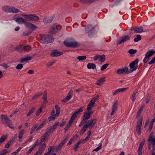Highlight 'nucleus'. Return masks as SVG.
I'll use <instances>...</instances> for the list:
<instances>
[{"label": "nucleus", "instance_id": "23", "mask_svg": "<svg viewBox=\"0 0 155 155\" xmlns=\"http://www.w3.org/2000/svg\"><path fill=\"white\" fill-rule=\"evenodd\" d=\"M11 7L8 5H5L3 6L2 8L3 11L5 12L10 13L11 10Z\"/></svg>", "mask_w": 155, "mask_h": 155}, {"label": "nucleus", "instance_id": "12", "mask_svg": "<svg viewBox=\"0 0 155 155\" xmlns=\"http://www.w3.org/2000/svg\"><path fill=\"white\" fill-rule=\"evenodd\" d=\"M25 25L27 28L30 29L33 31L35 30L38 28L37 26L27 21Z\"/></svg>", "mask_w": 155, "mask_h": 155}, {"label": "nucleus", "instance_id": "9", "mask_svg": "<svg viewBox=\"0 0 155 155\" xmlns=\"http://www.w3.org/2000/svg\"><path fill=\"white\" fill-rule=\"evenodd\" d=\"M97 99V98L96 97H94L92 99L87 105V110H91L92 109V108L94 107L95 102Z\"/></svg>", "mask_w": 155, "mask_h": 155}, {"label": "nucleus", "instance_id": "22", "mask_svg": "<svg viewBox=\"0 0 155 155\" xmlns=\"http://www.w3.org/2000/svg\"><path fill=\"white\" fill-rule=\"evenodd\" d=\"M19 24L24 23L25 25L26 22L25 20L23 18H17L14 19Z\"/></svg>", "mask_w": 155, "mask_h": 155}, {"label": "nucleus", "instance_id": "18", "mask_svg": "<svg viewBox=\"0 0 155 155\" xmlns=\"http://www.w3.org/2000/svg\"><path fill=\"white\" fill-rule=\"evenodd\" d=\"M118 101H117L114 102L112 106V112L111 113V115H112L114 114V113L117 110L118 104Z\"/></svg>", "mask_w": 155, "mask_h": 155}, {"label": "nucleus", "instance_id": "58", "mask_svg": "<svg viewBox=\"0 0 155 155\" xmlns=\"http://www.w3.org/2000/svg\"><path fill=\"white\" fill-rule=\"evenodd\" d=\"M42 99L43 100V102L44 104H46L48 103V101L47 99L46 96H43Z\"/></svg>", "mask_w": 155, "mask_h": 155}, {"label": "nucleus", "instance_id": "30", "mask_svg": "<svg viewBox=\"0 0 155 155\" xmlns=\"http://www.w3.org/2000/svg\"><path fill=\"white\" fill-rule=\"evenodd\" d=\"M55 107L56 111V114H55V116L56 117H58L60 113V110L59 107L57 105H55Z\"/></svg>", "mask_w": 155, "mask_h": 155}, {"label": "nucleus", "instance_id": "17", "mask_svg": "<svg viewBox=\"0 0 155 155\" xmlns=\"http://www.w3.org/2000/svg\"><path fill=\"white\" fill-rule=\"evenodd\" d=\"M53 18V16L46 17L43 19V21L45 24H48L52 21Z\"/></svg>", "mask_w": 155, "mask_h": 155}, {"label": "nucleus", "instance_id": "36", "mask_svg": "<svg viewBox=\"0 0 155 155\" xmlns=\"http://www.w3.org/2000/svg\"><path fill=\"white\" fill-rule=\"evenodd\" d=\"M23 47H24V49H23V51H28L31 49V47L29 45H26V46H23Z\"/></svg>", "mask_w": 155, "mask_h": 155}, {"label": "nucleus", "instance_id": "55", "mask_svg": "<svg viewBox=\"0 0 155 155\" xmlns=\"http://www.w3.org/2000/svg\"><path fill=\"white\" fill-rule=\"evenodd\" d=\"M43 107V106H42L41 107L38 109V111L36 113V115L37 116H38L41 113L42 111V108Z\"/></svg>", "mask_w": 155, "mask_h": 155}, {"label": "nucleus", "instance_id": "15", "mask_svg": "<svg viewBox=\"0 0 155 155\" xmlns=\"http://www.w3.org/2000/svg\"><path fill=\"white\" fill-rule=\"evenodd\" d=\"M128 68L124 67L123 69H119L117 71V73L118 74H120L123 73H128Z\"/></svg>", "mask_w": 155, "mask_h": 155}, {"label": "nucleus", "instance_id": "8", "mask_svg": "<svg viewBox=\"0 0 155 155\" xmlns=\"http://www.w3.org/2000/svg\"><path fill=\"white\" fill-rule=\"evenodd\" d=\"M130 38V36L128 35H124L121 37L117 41V44H120L124 43L128 40Z\"/></svg>", "mask_w": 155, "mask_h": 155}, {"label": "nucleus", "instance_id": "11", "mask_svg": "<svg viewBox=\"0 0 155 155\" xmlns=\"http://www.w3.org/2000/svg\"><path fill=\"white\" fill-rule=\"evenodd\" d=\"M148 143V148L149 150L151 149V146H152L153 147V149L152 150H154L155 151V138H154L152 140H150V141H147Z\"/></svg>", "mask_w": 155, "mask_h": 155}, {"label": "nucleus", "instance_id": "27", "mask_svg": "<svg viewBox=\"0 0 155 155\" xmlns=\"http://www.w3.org/2000/svg\"><path fill=\"white\" fill-rule=\"evenodd\" d=\"M46 146V144L45 143H42L39 148L38 150L42 153L45 150Z\"/></svg>", "mask_w": 155, "mask_h": 155}, {"label": "nucleus", "instance_id": "10", "mask_svg": "<svg viewBox=\"0 0 155 155\" xmlns=\"http://www.w3.org/2000/svg\"><path fill=\"white\" fill-rule=\"evenodd\" d=\"M61 28V26L55 24L52 27L51 32L53 34H55L58 32Z\"/></svg>", "mask_w": 155, "mask_h": 155}, {"label": "nucleus", "instance_id": "46", "mask_svg": "<svg viewBox=\"0 0 155 155\" xmlns=\"http://www.w3.org/2000/svg\"><path fill=\"white\" fill-rule=\"evenodd\" d=\"M109 65V64L107 63L103 65H102L101 68V71H103L104 70L107 66Z\"/></svg>", "mask_w": 155, "mask_h": 155}, {"label": "nucleus", "instance_id": "5", "mask_svg": "<svg viewBox=\"0 0 155 155\" xmlns=\"http://www.w3.org/2000/svg\"><path fill=\"white\" fill-rule=\"evenodd\" d=\"M138 61L139 60L138 59H136L134 61H132L130 64L129 66L130 68L128 71V73H131L137 68V64Z\"/></svg>", "mask_w": 155, "mask_h": 155}, {"label": "nucleus", "instance_id": "51", "mask_svg": "<svg viewBox=\"0 0 155 155\" xmlns=\"http://www.w3.org/2000/svg\"><path fill=\"white\" fill-rule=\"evenodd\" d=\"M102 144L101 143L99 146L97 147L95 149H94L93 150V151H95L96 152H98V151H99L102 148Z\"/></svg>", "mask_w": 155, "mask_h": 155}, {"label": "nucleus", "instance_id": "47", "mask_svg": "<svg viewBox=\"0 0 155 155\" xmlns=\"http://www.w3.org/2000/svg\"><path fill=\"white\" fill-rule=\"evenodd\" d=\"M59 124H60V122H56L54 124V125H53V126L51 127L52 128V129L54 130H55L56 129L57 126L59 125Z\"/></svg>", "mask_w": 155, "mask_h": 155}, {"label": "nucleus", "instance_id": "14", "mask_svg": "<svg viewBox=\"0 0 155 155\" xmlns=\"http://www.w3.org/2000/svg\"><path fill=\"white\" fill-rule=\"evenodd\" d=\"M97 121V119L96 118H95L94 119H91L88 121V124H85L86 126H87L88 127H91V128L95 124Z\"/></svg>", "mask_w": 155, "mask_h": 155}, {"label": "nucleus", "instance_id": "38", "mask_svg": "<svg viewBox=\"0 0 155 155\" xmlns=\"http://www.w3.org/2000/svg\"><path fill=\"white\" fill-rule=\"evenodd\" d=\"M46 124V120L43 121L42 123L39 126L37 127L36 129V131H38L41 129L43 126Z\"/></svg>", "mask_w": 155, "mask_h": 155}, {"label": "nucleus", "instance_id": "45", "mask_svg": "<svg viewBox=\"0 0 155 155\" xmlns=\"http://www.w3.org/2000/svg\"><path fill=\"white\" fill-rule=\"evenodd\" d=\"M73 91L72 89H71L68 93L67 96H68L69 97H70V98H71L73 96Z\"/></svg>", "mask_w": 155, "mask_h": 155}, {"label": "nucleus", "instance_id": "20", "mask_svg": "<svg viewBox=\"0 0 155 155\" xmlns=\"http://www.w3.org/2000/svg\"><path fill=\"white\" fill-rule=\"evenodd\" d=\"M91 116L89 115L87 112V111L85 112H84V115L82 117V118L83 120H85L87 122V120L88 119H89Z\"/></svg>", "mask_w": 155, "mask_h": 155}, {"label": "nucleus", "instance_id": "62", "mask_svg": "<svg viewBox=\"0 0 155 155\" xmlns=\"http://www.w3.org/2000/svg\"><path fill=\"white\" fill-rule=\"evenodd\" d=\"M35 148L32 147H31L28 151L26 153V155H29V154L31 153L32 151L33 150V149H34Z\"/></svg>", "mask_w": 155, "mask_h": 155}, {"label": "nucleus", "instance_id": "50", "mask_svg": "<svg viewBox=\"0 0 155 155\" xmlns=\"http://www.w3.org/2000/svg\"><path fill=\"white\" fill-rule=\"evenodd\" d=\"M75 138L74 137H72L71 139L70 140L69 142L67 143V145H69L72 144V142L75 141Z\"/></svg>", "mask_w": 155, "mask_h": 155}, {"label": "nucleus", "instance_id": "41", "mask_svg": "<svg viewBox=\"0 0 155 155\" xmlns=\"http://www.w3.org/2000/svg\"><path fill=\"white\" fill-rule=\"evenodd\" d=\"M154 136V133L153 132H152L149 136L148 139V141H150V140H152L153 139Z\"/></svg>", "mask_w": 155, "mask_h": 155}, {"label": "nucleus", "instance_id": "39", "mask_svg": "<svg viewBox=\"0 0 155 155\" xmlns=\"http://www.w3.org/2000/svg\"><path fill=\"white\" fill-rule=\"evenodd\" d=\"M87 128V126H86V124L84 125L82 129L80 132V134H84Z\"/></svg>", "mask_w": 155, "mask_h": 155}, {"label": "nucleus", "instance_id": "1", "mask_svg": "<svg viewBox=\"0 0 155 155\" xmlns=\"http://www.w3.org/2000/svg\"><path fill=\"white\" fill-rule=\"evenodd\" d=\"M95 27L91 25H88L85 27V29L88 36L90 38H92L95 34Z\"/></svg>", "mask_w": 155, "mask_h": 155}, {"label": "nucleus", "instance_id": "61", "mask_svg": "<svg viewBox=\"0 0 155 155\" xmlns=\"http://www.w3.org/2000/svg\"><path fill=\"white\" fill-rule=\"evenodd\" d=\"M23 67V65L21 64H18L16 66V68L17 69H21Z\"/></svg>", "mask_w": 155, "mask_h": 155}, {"label": "nucleus", "instance_id": "29", "mask_svg": "<svg viewBox=\"0 0 155 155\" xmlns=\"http://www.w3.org/2000/svg\"><path fill=\"white\" fill-rule=\"evenodd\" d=\"M87 67V68L89 69H94L96 68V66L94 64L89 63L88 64Z\"/></svg>", "mask_w": 155, "mask_h": 155}, {"label": "nucleus", "instance_id": "63", "mask_svg": "<svg viewBox=\"0 0 155 155\" xmlns=\"http://www.w3.org/2000/svg\"><path fill=\"white\" fill-rule=\"evenodd\" d=\"M31 33V32L26 31L24 32L23 33V35L24 36H28Z\"/></svg>", "mask_w": 155, "mask_h": 155}, {"label": "nucleus", "instance_id": "7", "mask_svg": "<svg viewBox=\"0 0 155 155\" xmlns=\"http://www.w3.org/2000/svg\"><path fill=\"white\" fill-rule=\"evenodd\" d=\"M64 44L66 47H68L76 48L79 46L78 44L76 41L69 42L64 41Z\"/></svg>", "mask_w": 155, "mask_h": 155}, {"label": "nucleus", "instance_id": "34", "mask_svg": "<svg viewBox=\"0 0 155 155\" xmlns=\"http://www.w3.org/2000/svg\"><path fill=\"white\" fill-rule=\"evenodd\" d=\"M48 134L46 132L45 134H44L41 137V139L40 141L41 143H42L43 142L45 141V140L46 139V137L48 135Z\"/></svg>", "mask_w": 155, "mask_h": 155}, {"label": "nucleus", "instance_id": "57", "mask_svg": "<svg viewBox=\"0 0 155 155\" xmlns=\"http://www.w3.org/2000/svg\"><path fill=\"white\" fill-rule=\"evenodd\" d=\"M70 99V97H69L68 96H67L65 98L62 100V101L66 102L69 101Z\"/></svg>", "mask_w": 155, "mask_h": 155}, {"label": "nucleus", "instance_id": "49", "mask_svg": "<svg viewBox=\"0 0 155 155\" xmlns=\"http://www.w3.org/2000/svg\"><path fill=\"white\" fill-rule=\"evenodd\" d=\"M145 141V139H142V141L140 143V146H139V148H142L143 147V145L144 144Z\"/></svg>", "mask_w": 155, "mask_h": 155}, {"label": "nucleus", "instance_id": "52", "mask_svg": "<svg viewBox=\"0 0 155 155\" xmlns=\"http://www.w3.org/2000/svg\"><path fill=\"white\" fill-rule=\"evenodd\" d=\"M8 153V151L6 149H4L0 152V155H4Z\"/></svg>", "mask_w": 155, "mask_h": 155}, {"label": "nucleus", "instance_id": "44", "mask_svg": "<svg viewBox=\"0 0 155 155\" xmlns=\"http://www.w3.org/2000/svg\"><path fill=\"white\" fill-rule=\"evenodd\" d=\"M86 57L85 56H81L78 57L77 58L79 61H82L86 59Z\"/></svg>", "mask_w": 155, "mask_h": 155}, {"label": "nucleus", "instance_id": "59", "mask_svg": "<svg viewBox=\"0 0 155 155\" xmlns=\"http://www.w3.org/2000/svg\"><path fill=\"white\" fill-rule=\"evenodd\" d=\"M81 141H78L74 145V149H77L79 146V145L81 144Z\"/></svg>", "mask_w": 155, "mask_h": 155}, {"label": "nucleus", "instance_id": "31", "mask_svg": "<svg viewBox=\"0 0 155 155\" xmlns=\"http://www.w3.org/2000/svg\"><path fill=\"white\" fill-rule=\"evenodd\" d=\"M142 122V117H141L137 122V125L136 127H141Z\"/></svg>", "mask_w": 155, "mask_h": 155}, {"label": "nucleus", "instance_id": "37", "mask_svg": "<svg viewBox=\"0 0 155 155\" xmlns=\"http://www.w3.org/2000/svg\"><path fill=\"white\" fill-rule=\"evenodd\" d=\"M35 110V107L32 108L28 112L27 114V117H29L31 116L33 113H34Z\"/></svg>", "mask_w": 155, "mask_h": 155}, {"label": "nucleus", "instance_id": "25", "mask_svg": "<svg viewBox=\"0 0 155 155\" xmlns=\"http://www.w3.org/2000/svg\"><path fill=\"white\" fill-rule=\"evenodd\" d=\"M143 28L142 26L136 27L135 28V32L137 33H141L143 31Z\"/></svg>", "mask_w": 155, "mask_h": 155}, {"label": "nucleus", "instance_id": "13", "mask_svg": "<svg viewBox=\"0 0 155 155\" xmlns=\"http://www.w3.org/2000/svg\"><path fill=\"white\" fill-rule=\"evenodd\" d=\"M68 139V138L66 137L65 138L63 141H62L56 147L55 149V152H57L58 150L61 149L64 144L66 143L67 140Z\"/></svg>", "mask_w": 155, "mask_h": 155}, {"label": "nucleus", "instance_id": "2", "mask_svg": "<svg viewBox=\"0 0 155 155\" xmlns=\"http://www.w3.org/2000/svg\"><path fill=\"white\" fill-rule=\"evenodd\" d=\"M0 119L2 123L6 124L10 128H13V126L11 123V121L7 116L2 114L0 116Z\"/></svg>", "mask_w": 155, "mask_h": 155}, {"label": "nucleus", "instance_id": "35", "mask_svg": "<svg viewBox=\"0 0 155 155\" xmlns=\"http://www.w3.org/2000/svg\"><path fill=\"white\" fill-rule=\"evenodd\" d=\"M42 94V93H38L32 97V99L33 100H36Z\"/></svg>", "mask_w": 155, "mask_h": 155}, {"label": "nucleus", "instance_id": "33", "mask_svg": "<svg viewBox=\"0 0 155 155\" xmlns=\"http://www.w3.org/2000/svg\"><path fill=\"white\" fill-rule=\"evenodd\" d=\"M99 61L101 62H104L105 60V56L104 54L101 55H99Z\"/></svg>", "mask_w": 155, "mask_h": 155}, {"label": "nucleus", "instance_id": "24", "mask_svg": "<svg viewBox=\"0 0 155 155\" xmlns=\"http://www.w3.org/2000/svg\"><path fill=\"white\" fill-rule=\"evenodd\" d=\"M105 79V78L104 77L99 79L97 81L96 84L99 86H101L104 84Z\"/></svg>", "mask_w": 155, "mask_h": 155}, {"label": "nucleus", "instance_id": "19", "mask_svg": "<svg viewBox=\"0 0 155 155\" xmlns=\"http://www.w3.org/2000/svg\"><path fill=\"white\" fill-rule=\"evenodd\" d=\"M128 89V87L126 88H120L119 89H118L116 90H115L113 93V95H115L118 94V93L121 92H124L126 90H127Z\"/></svg>", "mask_w": 155, "mask_h": 155}, {"label": "nucleus", "instance_id": "26", "mask_svg": "<svg viewBox=\"0 0 155 155\" xmlns=\"http://www.w3.org/2000/svg\"><path fill=\"white\" fill-rule=\"evenodd\" d=\"M11 10L10 13H17L20 12V10L18 8H16L13 6L11 7Z\"/></svg>", "mask_w": 155, "mask_h": 155}, {"label": "nucleus", "instance_id": "40", "mask_svg": "<svg viewBox=\"0 0 155 155\" xmlns=\"http://www.w3.org/2000/svg\"><path fill=\"white\" fill-rule=\"evenodd\" d=\"M7 137L5 135H3L0 138V145L7 138Z\"/></svg>", "mask_w": 155, "mask_h": 155}, {"label": "nucleus", "instance_id": "43", "mask_svg": "<svg viewBox=\"0 0 155 155\" xmlns=\"http://www.w3.org/2000/svg\"><path fill=\"white\" fill-rule=\"evenodd\" d=\"M137 37L134 38V41L135 42H137L140 40L141 39V37L140 35H138L136 36Z\"/></svg>", "mask_w": 155, "mask_h": 155}, {"label": "nucleus", "instance_id": "64", "mask_svg": "<svg viewBox=\"0 0 155 155\" xmlns=\"http://www.w3.org/2000/svg\"><path fill=\"white\" fill-rule=\"evenodd\" d=\"M155 62V56L151 60L150 62L148 63L149 64H151L154 63Z\"/></svg>", "mask_w": 155, "mask_h": 155}, {"label": "nucleus", "instance_id": "48", "mask_svg": "<svg viewBox=\"0 0 155 155\" xmlns=\"http://www.w3.org/2000/svg\"><path fill=\"white\" fill-rule=\"evenodd\" d=\"M56 61H51L48 62L47 65L46 67H49L53 65L55 62Z\"/></svg>", "mask_w": 155, "mask_h": 155}, {"label": "nucleus", "instance_id": "32", "mask_svg": "<svg viewBox=\"0 0 155 155\" xmlns=\"http://www.w3.org/2000/svg\"><path fill=\"white\" fill-rule=\"evenodd\" d=\"M14 141V140L13 139L10 140L5 145V147L6 148H9L10 146L12 144V143Z\"/></svg>", "mask_w": 155, "mask_h": 155}, {"label": "nucleus", "instance_id": "56", "mask_svg": "<svg viewBox=\"0 0 155 155\" xmlns=\"http://www.w3.org/2000/svg\"><path fill=\"white\" fill-rule=\"evenodd\" d=\"M145 106L144 104H142L141 107H140L138 111L137 112H139V113H141L142 111L143 110V108L145 107Z\"/></svg>", "mask_w": 155, "mask_h": 155}, {"label": "nucleus", "instance_id": "60", "mask_svg": "<svg viewBox=\"0 0 155 155\" xmlns=\"http://www.w3.org/2000/svg\"><path fill=\"white\" fill-rule=\"evenodd\" d=\"M150 94H148L147 95V96L146 98V103L147 104L149 103L150 100Z\"/></svg>", "mask_w": 155, "mask_h": 155}, {"label": "nucleus", "instance_id": "4", "mask_svg": "<svg viewBox=\"0 0 155 155\" xmlns=\"http://www.w3.org/2000/svg\"><path fill=\"white\" fill-rule=\"evenodd\" d=\"M22 15L24 17L26 20L30 21H37L39 20V17L35 14H30L28 15Z\"/></svg>", "mask_w": 155, "mask_h": 155}, {"label": "nucleus", "instance_id": "53", "mask_svg": "<svg viewBox=\"0 0 155 155\" xmlns=\"http://www.w3.org/2000/svg\"><path fill=\"white\" fill-rule=\"evenodd\" d=\"M137 52L136 50H134L133 49H130L128 51V52L130 54H134L136 53Z\"/></svg>", "mask_w": 155, "mask_h": 155}, {"label": "nucleus", "instance_id": "16", "mask_svg": "<svg viewBox=\"0 0 155 155\" xmlns=\"http://www.w3.org/2000/svg\"><path fill=\"white\" fill-rule=\"evenodd\" d=\"M63 54L62 52H58L57 50L53 51L51 53V55L52 57H57L61 56Z\"/></svg>", "mask_w": 155, "mask_h": 155}, {"label": "nucleus", "instance_id": "21", "mask_svg": "<svg viewBox=\"0 0 155 155\" xmlns=\"http://www.w3.org/2000/svg\"><path fill=\"white\" fill-rule=\"evenodd\" d=\"M31 59V57L30 56H28L24 58H22L20 60V62L23 63L25 62H27L28 61Z\"/></svg>", "mask_w": 155, "mask_h": 155}, {"label": "nucleus", "instance_id": "28", "mask_svg": "<svg viewBox=\"0 0 155 155\" xmlns=\"http://www.w3.org/2000/svg\"><path fill=\"white\" fill-rule=\"evenodd\" d=\"M15 49V50L18 51H23V49H24V47H23V45H21L16 46Z\"/></svg>", "mask_w": 155, "mask_h": 155}, {"label": "nucleus", "instance_id": "6", "mask_svg": "<svg viewBox=\"0 0 155 155\" xmlns=\"http://www.w3.org/2000/svg\"><path fill=\"white\" fill-rule=\"evenodd\" d=\"M155 53L154 51L152 50H149L145 54V57L143 60V62L145 64L150 60V58Z\"/></svg>", "mask_w": 155, "mask_h": 155}, {"label": "nucleus", "instance_id": "42", "mask_svg": "<svg viewBox=\"0 0 155 155\" xmlns=\"http://www.w3.org/2000/svg\"><path fill=\"white\" fill-rule=\"evenodd\" d=\"M47 131L46 132L48 134H52L54 130L52 129L51 127H48L47 128Z\"/></svg>", "mask_w": 155, "mask_h": 155}, {"label": "nucleus", "instance_id": "3", "mask_svg": "<svg viewBox=\"0 0 155 155\" xmlns=\"http://www.w3.org/2000/svg\"><path fill=\"white\" fill-rule=\"evenodd\" d=\"M40 41L43 43H51L53 40V39L51 36L43 35L40 36Z\"/></svg>", "mask_w": 155, "mask_h": 155}, {"label": "nucleus", "instance_id": "54", "mask_svg": "<svg viewBox=\"0 0 155 155\" xmlns=\"http://www.w3.org/2000/svg\"><path fill=\"white\" fill-rule=\"evenodd\" d=\"M137 90L136 91V92H135L132 95V101L133 102H134V101L135 99L136 98V95L137 93Z\"/></svg>", "mask_w": 155, "mask_h": 155}]
</instances>
